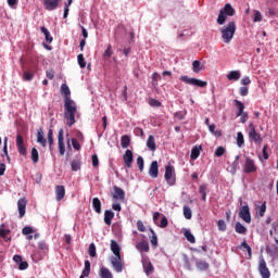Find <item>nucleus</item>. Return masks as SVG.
Listing matches in <instances>:
<instances>
[{"label": "nucleus", "instance_id": "nucleus-11", "mask_svg": "<svg viewBox=\"0 0 278 278\" xmlns=\"http://www.w3.org/2000/svg\"><path fill=\"white\" fill-rule=\"evenodd\" d=\"M58 143L60 155H64V153H66V147L64 146V129L62 128L59 130Z\"/></svg>", "mask_w": 278, "mask_h": 278}, {"label": "nucleus", "instance_id": "nucleus-30", "mask_svg": "<svg viewBox=\"0 0 278 278\" xmlns=\"http://www.w3.org/2000/svg\"><path fill=\"white\" fill-rule=\"evenodd\" d=\"M199 194L202 195V201H207V186L205 184L200 185Z\"/></svg>", "mask_w": 278, "mask_h": 278}, {"label": "nucleus", "instance_id": "nucleus-53", "mask_svg": "<svg viewBox=\"0 0 278 278\" xmlns=\"http://www.w3.org/2000/svg\"><path fill=\"white\" fill-rule=\"evenodd\" d=\"M137 165L139 167V170H144V159H142V156L137 157Z\"/></svg>", "mask_w": 278, "mask_h": 278}, {"label": "nucleus", "instance_id": "nucleus-7", "mask_svg": "<svg viewBox=\"0 0 278 278\" xmlns=\"http://www.w3.org/2000/svg\"><path fill=\"white\" fill-rule=\"evenodd\" d=\"M15 144L17 147L20 155H23L24 157L27 156V148L25 147V140L23 139V135H16Z\"/></svg>", "mask_w": 278, "mask_h": 278}, {"label": "nucleus", "instance_id": "nucleus-25", "mask_svg": "<svg viewBox=\"0 0 278 278\" xmlns=\"http://www.w3.org/2000/svg\"><path fill=\"white\" fill-rule=\"evenodd\" d=\"M201 151H203L201 146L193 147L191 150V160H198L199 155H201Z\"/></svg>", "mask_w": 278, "mask_h": 278}, {"label": "nucleus", "instance_id": "nucleus-19", "mask_svg": "<svg viewBox=\"0 0 278 278\" xmlns=\"http://www.w3.org/2000/svg\"><path fill=\"white\" fill-rule=\"evenodd\" d=\"M137 251L140 253H149V242L146 240H142L141 242L137 243L136 245Z\"/></svg>", "mask_w": 278, "mask_h": 278}, {"label": "nucleus", "instance_id": "nucleus-63", "mask_svg": "<svg viewBox=\"0 0 278 278\" xmlns=\"http://www.w3.org/2000/svg\"><path fill=\"white\" fill-rule=\"evenodd\" d=\"M104 58H112V45H109L106 50L104 51Z\"/></svg>", "mask_w": 278, "mask_h": 278}, {"label": "nucleus", "instance_id": "nucleus-58", "mask_svg": "<svg viewBox=\"0 0 278 278\" xmlns=\"http://www.w3.org/2000/svg\"><path fill=\"white\" fill-rule=\"evenodd\" d=\"M137 229H138V231H141L142 233H144V231H147V227H144V223H142V220L137 222Z\"/></svg>", "mask_w": 278, "mask_h": 278}, {"label": "nucleus", "instance_id": "nucleus-14", "mask_svg": "<svg viewBox=\"0 0 278 278\" xmlns=\"http://www.w3.org/2000/svg\"><path fill=\"white\" fill-rule=\"evenodd\" d=\"M60 1L62 0H43L45 9L48 10V12H53V10H56L58 5H60Z\"/></svg>", "mask_w": 278, "mask_h": 278}, {"label": "nucleus", "instance_id": "nucleus-12", "mask_svg": "<svg viewBox=\"0 0 278 278\" xmlns=\"http://www.w3.org/2000/svg\"><path fill=\"white\" fill-rule=\"evenodd\" d=\"M27 210V199L22 198L17 201L18 217L23 218Z\"/></svg>", "mask_w": 278, "mask_h": 278}, {"label": "nucleus", "instance_id": "nucleus-3", "mask_svg": "<svg viewBox=\"0 0 278 278\" xmlns=\"http://www.w3.org/2000/svg\"><path fill=\"white\" fill-rule=\"evenodd\" d=\"M236 15V9L231 7V4L226 3L223 9L219 11V15L217 17V25H223L224 23H227V16H235Z\"/></svg>", "mask_w": 278, "mask_h": 278}, {"label": "nucleus", "instance_id": "nucleus-55", "mask_svg": "<svg viewBox=\"0 0 278 278\" xmlns=\"http://www.w3.org/2000/svg\"><path fill=\"white\" fill-rule=\"evenodd\" d=\"M22 233H23V236H29L30 233H34V228H31L29 226H25L22 229Z\"/></svg>", "mask_w": 278, "mask_h": 278}, {"label": "nucleus", "instance_id": "nucleus-16", "mask_svg": "<svg viewBox=\"0 0 278 278\" xmlns=\"http://www.w3.org/2000/svg\"><path fill=\"white\" fill-rule=\"evenodd\" d=\"M11 230L5 228V224H1L0 225V238H2L4 240V242H11L12 241V237H8L10 236Z\"/></svg>", "mask_w": 278, "mask_h": 278}, {"label": "nucleus", "instance_id": "nucleus-17", "mask_svg": "<svg viewBox=\"0 0 278 278\" xmlns=\"http://www.w3.org/2000/svg\"><path fill=\"white\" fill-rule=\"evenodd\" d=\"M113 190V199H115V201H125V190L121 189V187L117 186H114Z\"/></svg>", "mask_w": 278, "mask_h": 278}, {"label": "nucleus", "instance_id": "nucleus-45", "mask_svg": "<svg viewBox=\"0 0 278 278\" xmlns=\"http://www.w3.org/2000/svg\"><path fill=\"white\" fill-rule=\"evenodd\" d=\"M150 231L152 233L150 242H151L152 247H154V249H155V248H157V235H155V231L153 230V228H150Z\"/></svg>", "mask_w": 278, "mask_h": 278}, {"label": "nucleus", "instance_id": "nucleus-64", "mask_svg": "<svg viewBox=\"0 0 278 278\" xmlns=\"http://www.w3.org/2000/svg\"><path fill=\"white\" fill-rule=\"evenodd\" d=\"M46 77H48V79H53L55 77V72L53 70H48L46 72Z\"/></svg>", "mask_w": 278, "mask_h": 278}, {"label": "nucleus", "instance_id": "nucleus-6", "mask_svg": "<svg viewBox=\"0 0 278 278\" xmlns=\"http://www.w3.org/2000/svg\"><path fill=\"white\" fill-rule=\"evenodd\" d=\"M243 173L245 175H251V173H257V165L255 164V161L251 157H245V162L243 164Z\"/></svg>", "mask_w": 278, "mask_h": 278}, {"label": "nucleus", "instance_id": "nucleus-47", "mask_svg": "<svg viewBox=\"0 0 278 278\" xmlns=\"http://www.w3.org/2000/svg\"><path fill=\"white\" fill-rule=\"evenodd\" d=\"M88 253L90 257H97V245H94V243L89 244Z\"/></svg>", "mask_w": 278, "mask_h": 278}, {"label": "nucleus", "instance_id": "nucleus-60", "mask_svg": "<svg viewBox=\"0 0 278 278\" xmlns=\"http://www.w3.org/2000/svg\"><path fill=\"white\" fill-rule=\"evenodd\" d=\"M38 247L45 253H47V251H49V245H47V242H45V241H40Z\"/></svg>", "mask_w": 278, "mask_h": 278}, {"label": "nucleus", "instance_id": "nucleus-32", "mask_svg": "<svg viewBox=\"0 0 278 278\" xmlns=\"http://www.w3.org/2000/svg\"><path fill=\"white\" fill-rule=\"evenodd\" d=\"M61 94H64V99H71V89L68 88V85L63 84L61 86Z\"/></svg>", "mask_w": 278, "mask_h": 278}, {"label": "nucleus", "instance_id": "nucleus-31", "mask_svg": "<svg viewBox=\"0 0 278 278\" xmlns=\"http://www.w3.org/2000/svg\"><path fill=\"white\" fill-rule=\"evenodd\" d=\"M37 142H39L41 147H47V139H45V134L42 132V129L38 130L37 132Z\"/></svg>", "mask_w": 278, "mask_h": 278}, {"label": "nucleus", "instance_id": "nucleus-20", "mask_svg": "<svg viewBox=\"0 0 278 278\" xmlns=\"http://www.w3.org/2000/svg\"><path fill=\"white\" fill-rule=\"evenodd\" d=\"M111 251L115 257H121V245L115 240H111Z\"/></svg>", "mask_w": 278, "mask_h": 278}, {"label": "nucleus", "instance_id": "nucleus-27", "mask_svg": "<svg viewBox=\"0 0 278 278\" xmlns=\"http://www.w3.org/2000/svg\"><path fill=\"white\" fill-rule=\"evenodd\" d=\"M40 29H41V34L45 35L47 42L51 45L53 42V37L51 36V33L49 31V29H47V27L45 26H42Z\"/></svg>", "mask_w": 278, "mask_h": 278}, {"label": "nucleus", "instance_id": "nucleus-56", "mask_svg": "<svg viewBox=\"0 0 278 278\" xmlns=\"http://www.w3.org/2000/svg\"><path fill=\"white\" fill-rule=\"evenodd\" d=\"M257 214L262 217L266 214V202H264L257 210Z\"/></svg>", "mask_w": 278, "mask_h": 278}, {"label": "nucleus", "instance_id": "nucleus-18", "mask_svg": "<svg viewBox=\"0 0 278 278\" xmlns=\"http://www.w3.org/2000/svg\"><path fill=\"white\" fill-rule=\"evenodd\" d=\"M55 195H56V201H62L64 197H66V189L64 186L59 185L55 187Z\"/></svg>", "mask_w": 278, "mask_h": 278}, {"label": "nucleus", "instance_id": "nucleus-54", "mask_svg": "<svg viewBox=\"0 0 278 278\" xmlns=\"http://www.w3.org/2000/svg\"><path fill=\"white\" fill-rule=\"evenodd\" d=\"M34 79V74L31 72H24L23 80L24 81H31Z\"/></svg>", "mask_w": 278, "mask_h": 278}, {"label": "nucleus", "instance_id": "nucleus-21", "mask_svg": "<svg viewBox=\"0 0 278 278\" xmlns=\"http://www.w3.org/2000/svg\"><path fill=\"white\" fill-rule=\"evenodd\" d=\"M142 264H143V270H144L146 275L149 277L151 275V273H153V264L147 260H143Z\"/></svg>", "mask_w": 278, "mask_h": 278}, {"label": "nucleus", "instance_id": "nucleus-57", "mask_svg": "<svg viewBox=\"0 0 278 278\" xmlns=\"http://www.w3.org/2000/svg\"><path fill=\"white\" fill-rule=\"evenodd\" d=\"M3 155H5V157L8 160H10V154H8V137L4 138V144H3Z\"/></svg>", "mask_w": 278, "mask_h": 278}, {"label": "nucleus", "instance_id": "nucleus-42", "mask_svg": "<svg viewBox=\"0 0 278 278\" xmlns=\"http://www.w3.org/2000/svg\"><path fill=\"white\" fill-rule=\"evenodd\" d=\"M185 238L188 240V242H190L191 244H194V242H197V239L194 238V235H192V232H190V230H186L185 231Z\"/></svg>", "mask_w": 278, "mask_h": 278}, {"label": "nucleus", "instance_id": "nucleus-23", "mask_svg": "<svg viewBox=\"0 0 278 278\" xmlns=\"http://www.w3.org/2000/svg\"><path fill=\"white\" fill-rule=\"evenodd\" d=\"M147 147L150 151H155L157 149V146H155V137H153V135L149 136Z\"/></svg>", "mask_w": 278, "mask_h": 278}, {"label": "nucleus", "instance_id": "nucleus-61", "mask_svg": "<svg viewBox=\"0 0 278 278\" xmlns=\"http://www.w3.org/2000/svg\"><path fill=\"white\" fill-rule=\"evenodd\" d=\"M91 162H92V166H93L94 168H97V166H99V156H98L97 154H93V155L91 156Z\"/></svg>", "mask_w": 278, "mask_h": 278}, {"label": "nucleus", "instance_id": "nucleus-28", "mask_svg": "<svg viewBox=\"0 0 278 278\" xmlns=\"http://www.w3.org/2000/svg\"><path fill=\"white\" fill-rule=\"evenodd\" d=\"M92 207L97 214H101V200L99 198L92 199Z\"/></svg>", "mask_w": 278, "mask_h": 278}, {"label": "nucleus", "instance_id": "nucleus-41", "mask_svg": "<svg viewBox=\"0 0 278 278\" xmlns=\"http://www.w3.org/2000/svg\"><path fill=\"white\" fill-rule=\"evenodd\" d=\"M244 144V135L242 132H237V146L239 149H242V146Z\"/></svg>", "mask_w": 278, "mask_h": 278}, {"label": "nucleus", "instance_id": "nucleus-13", "mask_svg": "<svg viewBox=\"0 0 278 278\" xmlns=\"http://www.w3.org/2000/svg\"><path fill=\"white\" fill-rule=\"evenodd\" d=\"M123 161L126 168H131V164H134V152H131V150H126L123 155Z\"/></svg>", "mask_w": 278, "mask_h": 278}, {"label": "nucleus", "instance_id": "nucleus-1", "mask_svg": "<svg viewBox=\"0 0 278 278\" xmlns=\"http://www.w3.org/2000/svg\"><path fill=\"white\" fill-rule=\"evenodd\" d=\"M64 108H65L64 116H65V119L67 121L66 125H68V127H73V125H75L76 123L75 114H77V104L71 98H67V99H64Z\"/></svg>", "mask_w": 278, "mask_h": 278}, {"label": "nucleus", "instance_id": "nucleus-26", "mask_svg": "<svg viewBox=\"0 0 278 278\" xmlns=\"http://www.w3.org/2000/svg\"><path fill=\"white\" fill-rule=\"evenodd\" d=\"M130 143H131V137H129L128 135L122 136V139H121L122 149H127Z\"/></svg>", "mask_w": 278, "mask_h": 278}, {"label": "nucleus", "instance_id": "nucleus-33", "mask_svg": "<svg viewBox=\"0 0 278 278\" xmlns=\"http://www.w3.org/2000/svg\"><path fill=\"white\" fill-rule=\"evenodd\" d=\"M100 277L101 278H113L112 271L108 269V267H101L100 268Z\"/></svg>", "mask_w": 278, "mask_h": 278}, {"label": "nucleus", "instance_id": "nucleus-48", "mask_svg": "<svg viewBox=\"0 0 278 278\" xmlns=\"http://www.w3.org/2000/svg\"><path fill=\"white\" fill-rule=\"evenodd\" d=\"M225 148L224 147H217L215 150V157H223V155H225Z\"/></svg>", "mask_w": 278, "mask_h": 278}, {"label": "nucleus", "instance_id": "nucleus-50", "mask_svg": "<svg viewBox=\"0 0 278 278\" xmlns=\"http://www.w3.org/2000/svg\"><path fill=\"white\" fill-rule=\"evenodd\" d=\"M77 60L80 68H86V59H84V54H78Z\"/></svg>", "mask_w": 278, "mask_h": 278}, {"label": "nucleus", "instance_id": "nucleus-49", "mask_svg": "<svg viewBox=\"0 0 278 278\" xmlns=\"http://www.w3.org/2000/svg\"><path fill=\"white\" fill-rule=\"evenodd\" d=\"M217 227H218V231H227V224L223 219H219L217 222Z\"/></svg>", "mask_w": 278, "mask_h": 278}, {"label": "nucleus", "instance_id": "nucleus-39", "mask_svg": "<svg viewBox=\"0 0 278 278\" xmlns=\"http://www.w3.org/2000/svg\"><path fill=\"white\" fill-rule=\"evenodd\" d=\"M240 249H245V251L248 252V255H249V260H251L253 253H252V250H251V245H249V243H247V240H244L241 243Z\"/></svg>", "mask_w": 278, "mask_h": 278}, {"label": "nucleus", "instance_id": "nucleus-35", "mask_svg": "<svg viewBox=\"0 0 278 278\" xmlns=\"http://www.w3.org/2000/svg\"><path fill=\"white\" fill-rule=\"evenodd\" d=\"M195 266L199 268V270H207V268H210V264L205 261H198Z\"/></svg>", "mask_w": 278, "mask_h": 278}, {"label": "nucleus", "instance_id": "nucleus-44", "mask_svg": "<svg viewBox=\"0 0 278 278\" xmlns=\"http://www.w3.org/2000/svg\"><path fill=\"white\" fill-rule=\"evenodd\" d=\"M184 216L187 220H190L192 218V210L190 206H184Z\"/></svg>", "mask_w": 278, "mask_h": 278}, {"label": "nucleus", "instance_id": "nucleus-15", "mask_svg": "<svg viewBox=\"0 0 278 278\" xmlns=\"http://www.w3.org/2000/svg\"><path fill=\"white\" fill-rule=\"evenodd\" d=\"M149 175L152 177V179H157V176L160 175V166L157 165V161H153L149 168Z\"/></svg>", "mask_w": 278, "mask_h": 278}, {"label": "nucleus", "instance_id": "nucleus-29", "mask_svg": "<svg viewBox=\"0 0 278 278\" xmlns=\"http://www.w3.org/2000/svg\"><path fill=\"white\" fill-rule=\"evenodd\" d=\"M227 79L229 81H238V79H240V72L238 71L229 72V74L227 75Z\"/></svg>", "mask_w": 278, "mask_h": 278}, {"label": "nucleus", "instance_id": "nucleus-34", "mask_svg": "<svg viewBox=\"0 0 278 278\" xmlns=\"http://www.w3.org/2000/svg\"><path fill=\"white\" fill-rule=\"evenodd\" d=\"M235 231L236 233L244 235L247 233V227L240 224V222H237L235 225Z\"/></svg>", "mask_w": 278, "mask_h": 278}, {"label": "nucleus", "instance_id": "nucleus-37", "mask_svg": "<svg viewBox=\"0 0 278 278\" xmlns=\"http://www.w3.org/2000/svg\"><path fill=\"white\" fill-rule=\"evenodd\" d=\"M30 157H31L34 164H38V162L40 160V156L38 154V149H36V148L31 149V156Z\"/></svg>", "mask_w": 278, "mask_h": 278}, {"label": "nucleus", "instance_id": "nucleus-52", "mask_svg": "<svg viewBox=\"0 0 278 278\" xmlns=\"http://www.w3.org/2000/svg\"><path fill=\"white\" fill-rule=\"evenodd\" d=\"M149 104H150L152 108H161V106H162V102H160L159 100L153 99V98H151V99L149 100Z\"/></svg>", "mask_w": 278, "mask_h": 278}, {"label": "nucleus", "instance_id": "nucleus-46", "mask_svg": "<svg viewBox=\"0 0 278 278\" xmlns=\"http://www.w3.org/2000/svg\"><path fill=\"white\" fill-rule=\"evenodd\" d=\"M156 226L161 229H166V227H168V218H166V216H163L161 223L159 222Z\"/></svg>", "mask_w": 278, "mask_h": 278}, {"label": "nucleus", "instance_id": "nucleus-5", "mask_svg": "<svg viewBox=\"0 0 278 278\" xmlns=\"http://www.w3.org/2000/svg\"><path fill=\"white\" fill-rule=\"evenodd\" d=\"M165 180L167 181L168 186H175L176 184V176H175V166L168 164L165 166Z\"/></svg>", "mask_w": 278, "mask_h": 278}, {"label": "nucleus", "instance_id": "nucleus-40", "mask_svg": "<svg viewBox=\"0 0 278 278\" xmlns=\"http://www.w3.org/2000/svg\"><path fill=\"white\" fill-rule=\"evenodd\" d=\"M235 105L238 109L237 116H240L244 112V103L240 102L239 100H235Z\"/></svg>", "mask_w": 278, "mask_h": 278}, {"label": "nucleus", "instance_id": "nucleus-9", "mask_svg": "<svg viewBox=\"0 0 278 278\" xmlns=\"http://www.w3.org/2000/svg\"><path fill=\"white\" fill-rule=\"evenodd\" d=\"M111 265L115 273H121L123 268H125V265L123 264V258L121 256L111 257Z\"/></svg>", "mask_w": 278, "mask_h": 278}, {"label": "nucleus", "instance_id": "nucleus-43", "mask_svg": "<svg viewBox=\"0 0 278 278\" xmlns=\"http://www.w3.org/2000/svg\"><path fill=\"white\" fill-rule=\"evenodd\" d=\"M71 167H72V170H74V172L79 170L81 168V161H79V160L72 161Z\"/></svg>", "mask_w": 278, "mask_h": 278}, {"label": "nucleus", "instance_id": "nucleus-36", "mask_svg": "<svg viewBox=\"0 0 278 278\" xmlns=\"http://www.w3.org/2000/svg\"><path fill=\"white\" fill-rule=\"evenodd\" d=\"M192 71L193 73H201V71H203V67H201V61L199 60L193 61Z\"/></svg>", "mask_w": 278, "mask_h": 278}, {"label": "nucleus", "instance_id": "nucleus-10", "mask_svg": "<svg viewBox=\"0 0 278 278\" xmlns=\"http://www.w3.org/2000/svg\"><path fill=\"white\" fill-rule=\"evenodd\" d=\"M239 216L244 223H251V208H249V205H244L240 208Z\"/></svg>", "mask_w": 278, "mask_h": 278}, {"label": "nucleus", "instance_id": "nucleus-8", "mask_svg": "<svg viewBox=\"0 0 278 278\" xmlns=\"http://www.w3.org/2000/svg\"><path fill=\"white\" fill-rule=\"evenodd\" d=\"M258 273L262 278H270V269H268L266 260H264V257H261L258 261Z\"/></svg>", "mask_w": 278, "mask_h": 278}, {"label": "nucleus", "instance_id": "nucleus-22", "mask_svg": "<svg viewBox=\"0 0 278 278\" xmlns=\"http://www.w3.org/2000/svg\"><path fill=\"white\" fill-rule=\"evenodd\" d=\"M249 138L252 139V141L255 142L256 144H262L263 142L262 135H260L257 130L254 132H250Z\"/></svg>", "mask_w": 278, "mask_h": 278}, {"label": "nucleus", "instance_id": "nucleus-62", "mask_svg": "<svg viewBox=\"0 0 278 278\" xmlns=\"http://www.w3.org/2000/svg\"><path fill=\"white\" fill-rule=\"evenodd\" d=\"M262 22V13L260 11L254 12V23Z\"/></svg>", "mask_w": 278, "mask_h": 278}, {"label": "nucleus", "instance_id": "nucleus-59", "mask_svg": "<svg viewBox=\"0 0 278 278\" xmlns=\"http://www.w3.org/2000/svg\"><path fill=\"white\" fill-rule=\"evenodd\" d=\"M18 268H20V270H27V268H29V263H27V261H22L18 264Z\"/></svg>", "mask_w": 278, "mask_h": 278}, {"label": "nucleus", "instance_id": "nucleus-51", "mask_svg": "<svg viewBox=\"0 0 278 278\" xmlns=\"http://www.w3.org/2000/svg\"><path fill=\"white\" fill-rule=\"evenodd\" d=\"M72 147L73 149H75V151H80L81 144H79V141L77 140V138L72 139Z\"/></svg>", "mask_w": 278, "mask_h": 278}, {"label": "nucleus", "instance_id": "nucleus-24", "mask_svg": "<svg viewBox=\"0 0 278 278\" xmlns=\"http://www.w3.org/2000/svg\"><path fill=\"white\" fill-rule=\"evenodd\" d=\"M114 219V212L106 210L104 212V223L105 225H112V220Z\"/></svg>", "mask_w": 278, "mask_h": 278}, {"label": "nucleus", "instance_id": "nucleus-4", "mask_svg": "<svg viewBox=\"0 0 278 278\" xmlns=\"http://www.w3.org/2000/svg\"><path fill=\"white\" fill-rule=\"evenodd\" d=\"M180 81L187 84L188 86H195L197 88H205L207 86V81L201 80L198 78H190L188 76H180Z\"/></svg>", "mask_w": 278, "mask_h": 278}, {"label": "nucleus", "instance_id": "nucleus-2", "mask_svg": "<svg viewBox=\"0 0 278 278\" xmlns=\"http://www.w3.org/2000/svg\"><path fill=\"white\" fill-rule=\"evenodd\" d=\"M220 34L224 42L229 45V42L233 40V36H236V22H229L227 25L223 26Z\"/></svg>", "mask_w": 278, "mask_h": 278}, {"label": "nucleus", "instance_id": "nucleus-38", "mask_svg": "<svg viewBox=\"0 0 278 278\" xmlns=\"http://www.w3.org/2000/svg\"><path fill=\"white\" fill-rule=\"evenodd\" d=\"M240 249H245V251L248 252V255H249V260H251L253 253H252V250H251V245H249V243H247V240H244L241 243Z\"/></svg>", "mask_w": 278, "mask_h": 278}]
</instances>
